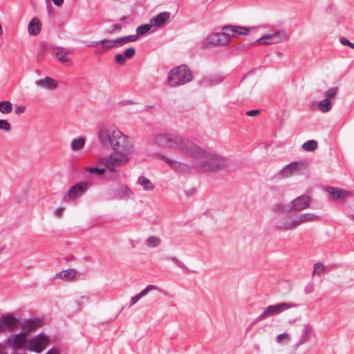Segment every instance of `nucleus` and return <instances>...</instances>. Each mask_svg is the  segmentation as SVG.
I'll return each mask as SVG.
<instances>
[{
    "instance_id": "obj_35",
    "label": "nucleus",
    "mask_w": 354,
    "mask_h": 354,
    "mask_svg": "<svg viewBox=\"0 0 354 354\" xmlns=\"http://www.w3.org/2000/svg\"><path fill=\"white\" fill-rule=\"evenodd\" d=\"M12 104L9 101L0 102V112L3 114H8L12 112Z\"/></svg>"
},
{
    "instance_id": "obj_43",
    "label": "nucleus",
    "mask_w": 354,
    "mask_h": 354,
    "mask_svg": "<svg viewBox=\"0 0 354 354\" xmlns=\"http://www.w3.org/2000/svg\"><path fill=\"white\" fill-rule=\"evenodd\" d=\"M115 39H116L118 48L123 46L129 44L127 37L126 36L121 37L117 38Z\"/></svg>"
},
{
    "instance_id": "obj_16",
    "label": "nucleus",
    "mask_w": 354,
    "mask_h": 354,
    "mask_svg": "<svg viewBox=\"0 0 354 354\" xmlns=\"http://www.w3.org/2000/svg\"><path fill=\"white\" fill-rule=\"evenodd\" d=\"M35 84L37 87L47 91H54L58 86L57 82L50 77L41 78L37 80Z\"/></svg>"
},
{
    "instance_id": "obj_27",
    "label": "nucleus",
    "mask_w": 354,
    "mask_h": 354,
    "mask_svg": "<svg viewBox=\"0 0 354 354\" xmlns=\"http://www.w3.org/2000/svg\"><path fill=\"white\" fill-rule=\"evenodd\" d=\"M167 138L168 133H156L152 138V143L158 147L167 148Z\"/></svg>"
},
{
    "instance_id": "obj_44",
    "label": "nucleus",
    "mask_w": 354,
    "mask_h": 354,
    "mask_svg": "<svg viewBox=\"0 0 354 354\" xmlns=\"http://www.w3.org/2000/svg\"><path fill=\"white\" fill-rule=\"evenodd\" d=\"M285 211L284 207L281 204H275L272 207V212L274 213L283 212Z\"/></svg>"
},
{
    "instance_id": "obj_41",
    "label": "nucleus",
    "mask_w": 354,
    "mask_h": 354,
    "mask_svg": "<svg viewBox=\"0 0 354 354\" xmlns=\"http://www.w3.org/2000/svg\"><path fill=\"white\" fill-rule=\"evenodd\" d=\"M136 53V50L133 48H128L124 50V56L126 59H131L132 58Z\"/></svg>"
},
{
    "instance_id": "obj_57",
    "label": "nucleus",
    "mask_w": 354,
    "mask_h": 354,
    "mask_svg": "<svg viewBox=\"0 0 354 354\" xmlns=\"http://www.w3.org/2000/svg\"><path fill=\"white\" fill-rule=\"evenodd\" d=\"M0 354H7V353H2V351H1V346H0Z\"/></svg>"
},
{
    "instance_id": "obj_30",
    "label": "nucleus",
    "mask_w": 354,
    "mask_h": 354,
    "mask_svg": "<svg viewBox=\"0 0 354 354\" xmlns=\"http://www.w3.org/2000/svg\"><path fill=\"white\" fill-rule=\"evenodd\" d=\"M136 32L140 39V37H142L148 34L154 32V30H152V26L150 24H145L138 26L136 28Z\"/></svg>"
},
{
    "instance_id": "obj_36",
    "label": "nucleus",
    "mask_w": 354,
    "mask_h": 354,
    "mask_svg": "<svg viewBox=\"0 0 354 354\" xmlns=\"http://www.w3.org/2000/svg\"><path fill=\"white\" fill-rule=\"evenodd\" d=\"M319 110L323 113L328 112L332 108L330 100L328 99L322 100L319 103Z\"/></svg>"
},
{
    "instance_id": "obj_22",
    "label": "nucleus",
    "mask_w": 354,
    "mask_h": 354,
    "mask_svg": "<svg viewBox=\"0 0 354 354\" xmlns=\"http://www.w3.org/2000/svg\"><path fill=\"white\" fill-rule=\"evenodd\" d=\"M41 324L39 319H24L21 324V328L24 332H30Z\"/></svg>"
},
{
    "instance_id": "obj_47",
    "label": "nucleus",
    "mask_w": 354,
    "mask_h": 354,
    "mask_svg": "<svg viewBox=\"0 0 354 354\" xmlns=\"http://www.w3.org/2000/svg\"><path fill=\"white\" fill-rule=\"evenodd\" d=\"M336 93H337V88H332L326 91V96L328 97H333L335 95Z\"/></svg>"
},
{
    "instance_id": "obj_31",
    "label": "nucleus",
    "mask_w": 354,
    "mask_h": 354,
    "mask_svg": "<svg viewBox=\"0 0 354 354\" xmlns=\"http://www.w3.org/2000/svg\"><path fill=\"white\" fill-rule=\"evenodd\" d=\"M71 53L70 50L65 49L64 48L59 47L55 49V56L62 62H68L69 61L67 55Z\"/></svg>"
},
{
    "instance_id": "obj_17",
    "label": "nucleus",
    "mask_w": 354,
    "mask_h": 354,
    "mask_svg": "<svg viewBox=\"0 0 354 354\" xmlns=\"http://www.w3.org/2000/svg\"><path fill=\"white\" fill-rule=\"evenodd\" d=\"M80 276V272L73 268L62 270L55 274V279L70 282L77 279Z\"/></svg>"
},
{
    "instance_id": "obj_33",
    "label": "nucleus",
    "mask_w": 354,
    "mask_h": 354,
    "mask_svg": "<svg viewBox=\"0 0 354 354\" xmlns=\"http://www.w3.org/2000/svg\"><path fill=\"white\" fill-rule=\"evenodd\" d=\"M296 167L295 164H289L283 168L281 171V175L284 178H287L295 171Z\"/></svg>"
},
{
    "instance_id": "obj_20",
    "label": "nucleus",
    "mask_w": 354,
    "mask_h": 354,
    "mask_svg": "<svg viewBox=\"0 0 354 354\" xmlns=\"http://www.w3.org/2000/svg\"><path fill=\"white\" fill-rule=\"evenodd\" d=\"M97 166L95 167H85L84 171L88 174L94 175L96 176H102L105 172L108 171V167L105 165L98 164V160L96 162Z\"/></svg>"
},
{
    "instance_id": "obj_46",
    "label": "nucleus",
    "mask_w": 354,
    "mask_h": 354,
    "mask_svg": "<svg viewBox=\"0 0 354 354\" xmlns=\"http://www.w3.org/2000/svg\"><path fill=\"white\" fill-rule=\"evenodd\" d=\"M229 28H230V25L229 26H223V27L221 28V30H223V32H226V33H227L229 35V41L230 43L232 39L233 38H234V34L233 33H232L230 31L227 30V29Z\"/></svg>"
},
{
    "instance_id": "obj_40",
    "label": "nucleus",
    "mask_w": 354,
    "mask_h": 354,
    "mask_svg": "<svg viewBox=\"0 0 354 354\" xmlns=\"http://www.w3.org/2000/svg\"><path fill=\"white\" fill-rule=\"evenodd\" d=\"M11 129L10 124L6 120H0V129L9 131Z\"/></svg>"
},
{
    "instance_id": "obj_21",
    "label": "nucleus",
    "mask_w": 354,
    "mask_h": 354,
    "mask_svg": "<svg viewBox=\"0 0 354 354\" xmlns=\"http://www.w3.org/2000/svg\"><path fill=\"white\" fill-rule=\"evenodd\" d=\"M313 327L310 324H304L301 328V336L298 344H302L308 342L310 337H315Z\"/></svg>"
},
{
    "instance_id": "obj_52",
    "label": "nucleus",
    "mask_w": 354,
    "mask_h": 354,
    "mask_svg": "<svg viewBox=\"0 0 354 354\" xmlns=\"http://www.w3.org/2000/svg\"><path fill=\"white\" fill-rule=\"evenodd\" d=\"M52 1L55 6L61 7L64 3V0H52Z\"/></svg>"
},
{
    "instance_id": "obj_2",
    "label": "nucleus",
    "mask_w": 354,
    "mask_h": 354,
    "mask_svg": "<svg viewBox=\"0 0 354 354\" xmlns=\"http://www.w3.org/2000/svg\"><path fill=\"white\" fill-rule=\"evenodd\" d=\"M200 149L203 152L201 156L190 157L195 161L193 167L186 162H181L162 153H156L154 156L162 161L171 169L182 174H188L192 171L193 168L201 173L216 172L225 169L229 166V162L225 157L218 153L207 152L201 147H200Z\"/></svg>"
},
{
    "instance_id": "obj_50",
    "label": "nucleus",
    "mask_w": 354,
    "mask_h": 354,
    "mask_svg": "<svg viewBox=\"0 0 354 354\" xmlns=\"http://www.w3.org/2000/svg\"><path fill=\"white\" fill-rule=\"evenodd\" d=\"M26 110L25 106H18L15 109V113L17 115L23 113Z\"/></svg>"
},
{
    "instance_id": "obj_28",
    "label": "nucleus",
    "mask_w": 354,
    "mask_h": 354,
    "mask_svg": "<svg viewBox=\"0 0 354 354\" xmlns=\"http://www.w3.org/2000/svg\"><path fill=\"white\" fill-rule=\"evenodd\" d=\"M157 287L154 285H148L141 292L131 298V306L136 304L141 298L146 296L150 291L156 290Z\"/></svg>"
},
{
    "instance_id": "obj_51",
    "label": "nucleus",
    "mask_w": 354,
    "mask_h": 354,
    "mask_svg": "<svg viewBox=\"0 0 354 354\" xmlns=\"http://www.w3.org/2000/svg\"><path fill=\"white\" fill-rule=\"evenodd\" d=\"M259 113V110H258V109L248 111L246 113L247 115L250 116V117H254V116L258 115Z\"/></svg>"
},
{
    "instance_id": "obj_42",
    "label": "nucleus",
    "mask_w": 354,
    "mask_h": 354,
    "mask_svg": "<svg viewBox=\"0 0 354 354\" xmlns=\"http://www.w3.org/2000/svg\"><path fill=\"white\" fill-rule=\"evenodd\" d=\"M115 61L120 65H123L126 62V58L123 54H116L115 55Z\"/></svg>"
},
{
    "instance_id": "obj_24",
    "label": "nucleus",
    "mask_w": 354,
    "mask_h": 354,
    "mask_svg": "<svg viewBox=\"0 0 354 354\" xmlns=\"http://www.w3.org/2000/svg\"><path fill=\"white\" fill-rule=\"evenodd\" d=\"M295 216L297 227L304 223L317 221L319 218V216L313 213L301 214Z\"/></svg>"
},
{
    "instance_id": "obj_25",
    "label": "nucleus",
    "mask_w": 354,
    "mask_h": 354,
    "mask_svg": "<svg viewBox=\"0 0 354 354\" xmlns=\"http://www.w3.org/2000/svg\"><path fill=\"white\" fill-rule=\"evenodd\" d=\"M86 139L85 136H81L74 138L70 142V149L72 151L82 150L86 145Z\"/></svg>"
},
{
    "instance_id": "obj_4",
    "label": "nucleus",
    "mask_w": 354,
    "mask_h": 354,
    "mask_svg": "<svg viewBox=\"0 0 354 354\" xmlns=\"http://www.w3.org/2000/svg\"><path fill=\"white\" fill-rule=\"evenodd\" d=\"M167 149H178L189 158L198 157L203 153L200 147L192 144L183 136L172 133H168Z\"/></svg>"
},
{
    "instance_id": "obj_54",
    "label": "nucleus",
    "mask_w": 354,
    "mask_h": 354,
    "mask_svg": "<svg viewBox=\"0 0 354 354\" xmlns=\"http://www.w3.org/2000/svg\"><path fill=\"white\" fill-rule=\"evenodd\" d=\"M46 354H59V351L55 348H52Z\"/></svg>"
},
{
    "instance_id": "obj_9",
    "label": "nucleus",
    "mask_w": 354,
    "mask_h": 354,
    "mask_svg": "<svg viewBox=\"0 0 354 354\" xmlns=\"http://www.w3.org/2000/svg\"><path fill=\"white\" fill-rule=\"evenodd\" d=\"M112 198L120 201H129L134 196V192L125 184H120L115 188L109 191Z\"/></svg>"
},
{
    "instance_id": "obj_5",
    "label": "nucleus",
    "mask_w": 354,
    "mask_h": 354,
    "mask_svg": "<svg viewBox=\"0 0 354 354\" xmlns=\"http://www.w3.org/2000/svg\"><path fill=\"white\" fill-rule=\"evenodd\" d=\"M297 305L292 302H281L274 305H269L264 308L258 316L257 320H264L268 317L278 315L286 310L297 308Z\"/></svg>"
},
{
    "instance_id": "obj_39",
    "label": "nucleus",
    "mask_w": 354,
    "mask_h": 354,
    "mask_svg": "<svg viewBox=\"0 0 354 354\" xmlns=\"http://www.w3.org/2000/svg\"><path fill=\"white\" fill-rule=\"evenodd\" d=\"M290 335L288 333L279 334L275 338L276 342L278 344L288 343L290 342Z\"/></svg>"
},
{
    "instance_id": "obj_55",
    "label": "nucleus",
    "mask_w": 354,
    "mask_h": 354,
    "mask_svg": "<svg viewBox=\"0 0 354 354\" xmlns=\"http://www.w3.org/2000/svg\"><path fill=\"white\" fill-rule=\"evenodd\" d=\"M2 34H3V30H2L1 24H0V35H1Z\"/></svg>"
},
{
    "instance_id": "obj_32",
    "label": "nucleus",
    "mask_w": 354,
    "mask_h": 354,
    "mask_svg": "<svg viewBox=\"0 0 354 354\" xmlns=\"http://www.w3.org/2000/svg\"><path fill=\"white\" fill-rule=\"evenodd\" d=\"M160 238L156 236H149L145 241L147 246L150 248H155L158 247L160 245Z\"/></svg>"
},
{
    "instance_id": "obj_48",
    "label": "nucleus",
    "mask_w": 354,
    "mask_h": 354,
    "mask_svg": "<svg viewBox=\"0 0 354 354\" xmlns=\"http://www.w3.org/2000/svg\"><path fill=\"white\" fill-rule=\"evenodd\" d=\"M126 37H127L129 43L136 42L139 39L138 36L136 35V33L135 35H131Z\"/></svg>"
},
{
    "instance_id": "obj_37",
    "label": "nucleus",
    "mask_w": 354,
    "mask_h": 354,
    "mask_svg": "<svg viewBox=\"0 0 354 354\" xmlns=\"http://www.w3.org/2000/svg\"><path fill=\"white\" fill-rule=\"evenodd\" d=\"M303 149L307 151H313L317 148V142L314 140H308L302 145Z\"/></svg>"
},
{
    "instance_id": "obj_1",
    "label": "nucleus",
    "mask_w": 354,
    "mask_h": 354,
    "mask_svg": "<svg viewBox=\"0 0 354 354\" xmlns=\"http://www.w3.org/2000/svg\"><path fill=\"white\" fill-rule=\"evenodd\" d=\"M99 144L104 148L110 147L112 152L106 157L98 158V164L108 167V171L117 173V167L127 165L135 151L133 140L117 127L102 124L97 129Z\"/></svg>"
},
{
    "instance_id": "obj_56",
    "label": "nucleus",
    "mask_w": 354,
    "mask_h": 354,
    "mask_svg": "<svg viewBox=\"0 0 354 354\" xmlns=\"http://www.w3.org/2000/svg\"><path fill=\"white\" fill-rule=\"evenodd\" d=\"M126 19H127V17H126L125 16H122V17H121V20H122V21H124V20H125Z\"/></svg>"
},
{
    "instance_id": "obj_23",
    "label": "nucleus",
    "mask_w": 354,
    "mask_h": 354,
    "mask_svg": "<svg viewBox=\"0 0 354 354\" xmlns=\"http://www.w3.org/2000/svg\"><path fill=\"white\" fill-rule=\"evenodd\" d=\"M252 29V28L230 25V28H227V30L230 31L232 33H233L234 37H239L240 36L248 35Z\"/></svg>"
},
{
    "instance_id": "obj_14",
    "label": "nucleus",
    "mask_w": 354,
    "mask_h": 354,
    "mask_svg": "<svg viewBox=\"0 0 354 354\" xmlns=\"http://www.w3.org/2000/svg\"><path fill=\"white\" fill-rule=\"evenodd\" d=\"M276 227L280 230H290L297 227L295 216H285L275 223Z\"/></svg>"
},
{
    "instance_id": "obj_11",
    "label": "nucleus",
    "mask_w": 354,
    "mask_h": 354,
    "mask_svg": "<svg viewBox=\"0 0 354 354\" xmlns=\"http://www.w3.org/2000/svg\"><path fill=\"white\" fill-rule=\"evenodd\" d=\"M311 198L307 195H301L292 201L288 205V211H302L310 207Z\"/></svg>"
},
{
    "instance_id": "obj_19",
    "label": "nucleus",
    "mask_w": 354,
    "mask_h": 354,
    "mask_svg": "<svg viewBox=\"0 0 354 354\" xmlns=\"http://www.w3.org/2000/svg\"><path fill=\"white\" fill-rule=\"evenodd\" d=\"M42 28L41 21L37 17H33L29 21L27 27L28 32L31 36L38 35Z\"/></svg>"
},
{
    "instance_id": "obj_8",
    "label": "nucleus",
    "mask_w": 354,
    "mask_h": 354,
    "mask_svg": "<svg viewBox=\"0 0 354 354\" xmlns=\"http://www.w3.org/2000/svg\"><path fill=\"white\" fill-rule=\"evenodd\" d=\"M91 184L88 182L81 181L71 186L63 196V200L66 202L73 201L84 194Z\"/></svg>"
},
{
    "instance_id": "obj_6",
    "label": "nucleus",
    "mask_w": 354,
    "mask_h": 354,
    "mask_svg": "<svg viewBox=\"0 0 354 354\" xmlns=\"http://www.w3.org/2000/svg\"><path fill=\"white\" fill-rule=\"evenodd\" d=\"M230 44L229 35L223 32H213L208 35L201 41L203 48H209L214 46H225Z\"/></svg>"
},
{
    "instance_id": "obj_3",
    "label": "nucleus",
    "mask_w": 354,
    "mask_h": 354,
    "mask_svg": "<svg viewBox=\"0 0 354 354\" xmlns=\"http://www.w3.org/2000/svg\"><path fill=\"white\" fill-rule=\"evenodd\" d=\"M193 80L194 74L191 68L186 64H180L174 66L168 72L165 82L169 87H179Z\"/></svg>"
},
{
    "instance_id": "obj_10",
    "label": "nucleus",
    "mask_w": 354,
    "mask_h": 354,
    "mask_svg": "<svg viewBox=\"0 0 354 354\" xmlns=\"http://www.w3.org/2000/svg\"><path fill=\"white\" fill-rule=\"evenodd\" d=\"M49 338L44 334H39L28 342L30 351L40 353L48 345Z\"/></svg>"
},
{
    "instance_id": "obj_49",
    "label": "nucleus",
    "mask_w": 354,
    "mask_h": 354,
    "mask_svg": "<svg viewBox=\"0 0 354 354\" xmlns=\"http://www.w3.org/2000/svg\"><path fill=\"white\" fill-rule=\"evenodd\" d=\"M340 41L342 45L349 46L351 48L354 49V43L349 41L348 39H341Z\"/></svg>"
},
{
    "instance_id": "obj_38",
    "label": "nucleus",
    "mask_w": 354,
    "mask_h": 354,
    "mask_svg": "<svg viewBox=\"0 0 354 354\" xmlns=\"http://www.w3.org/2000/svg\"><path fill=\"white\" fill-rule=\"evenodd\" d=\"M326 270V268L324 265L322 263H316L314 265V270L313 272V274L314 275H321Z\"/></svg>"
},
{
    "instance_id": "obj_13",
    "label": "nucleus",
    "mask_w": 354,
    "mask_h": 354,
    "mask_svg": "<svg viewBox=\"0 0 354 354\" xmlns=\"http://www.w3.org/2000/svg\"><path fill=\"white\" fill-rule=\"evenodd\" d=\"M19 319L13 315H6L0 317V333L5 330H13L18 327Z\"/></svg>"
},
{
    "instance_id": "obj_29",
    "label": "nucleus",
    "mask_w": 354,
    "mask_h": 354,
    "mask_svg": "<svg viewBox=\"0 0 354 354\" xmlns=\"http://www.w3.org/2000/svg\"><path fill=\"white\" fill-rule=\"evenodd\" d=\"M137 183L147 192L152 191L155 187L154 184L149 179L142 176L138 178Z\"/></svg>"
},
{
    "instance_id": "obj_45",
    "label": "nucleus",
    "mask_w": 354,
    "mask_h": 354,
    "mask_svg": "<svg viewBox=\"0 0 354 354\" xmlns=\"http://www.w3.org/2000/svg\"><path fill=\"white\" fill-rule=\"evenodd\" d=\"M64 207H58L55 209L54 214L57 217H61L63 213L64 212Z\"/></svg>"
},
{
    "instance_id": "obj_18",
    "label": "nucleus",
    "mask_w": 354,
    "mask_h": 354,
    "mask_svg": "<svg viewBox=\"0 0 354 354\" xmlns=\"http://www.w3.org/2000/svg\"><path fill=\"white\" fill-rule=\"evenodd\" d=\"M170 17V12H162L151 17L149 22L152 27L159 28L163 26L169 21Z\"/></svg>"
},
{
    "instance_id": "obj_34",
    "label": "nucleus",
    "mask_w": 354,
    "mask_h": 354,
    "mask_svg": "<svg viewBox=\"0 0 354 354\" xmlns=\"http://www.w3.org/2000/svg\"><path fill=\"white\" fill-rule=\"evenodd\" d=\"M74 302L77 307H84L90 302V297L88 295H80L75 299Z\"/></svg>"
},
{
    "instance_id": "obj_15",
    "label": "nucleus",
    "mask_w": 354,
    "mask_h": 354,
    "mask_svg": "<svg viewBox=\"0 0 354 354\" xmlns=\"http://www.w3.org/2000/svg\"><path fill=\"white\" fill-rule=\"evenodd\" d=\"M102 44V46L97 50V53H102L111 48H118L116 39H104L99 41H93L87 44L88 46H94Z\"/></svg>"
},
{
    "instance_id": "obj_53",
    "label": "nucleus",
    "mask_w": 354,
    "mask_h": 354,
    "mask_svg": "<svg viewBox=\"0 0 354 354\" xmlns=\"http://www.w3.org/2000/svg\"><path fill=\"white\" fill-rule=\"evenodd\" d=\"M122 28V26L120 24H115L113 26L112 31L120 30Z\"/></svg>"
},
{
    "instance_id": "obj_12",
    "label": "nucleus",
    "mask_w": 354,
    "mask_h": 354,
    "mask_svg": "<svg viewBox=\"0 0 354 354\" xmlns=\"http://www.w3.org/2000/svg\"><path fill=\"white\" fill-rule=\"evenodd\" d=\"M26 344L27 337L24 333L15 334L5 341V345L11 347L13 350L23 348Z\"/></svg>"
},
{
    "instance_id": "obj_26",
    "label": "nucleus",
    "mask_w": 354,
    "mask_h": 354,
    "mask_svg": "<svg viewBox=\"0 0 354 354\" xmlns=\"http://www.w3.org/2000/svg\"><path fill=\"white\" fill-rule=\"evenodd\" d=\"M326 192L330 194L332 198L335 200L343 199L351 195L350 192L344 189H336L331 187H327Z\"/></svg>"
},
{
    "instance_id": "obj_7",
    "label": "nucleus",
    "mask_w": 354,
    "mask_h": 354,
    "mask_svg": "<svg viewBox=\"0 0 354 354\" xmlns=\"http://www.w3.org/2000/svg\"><path fill=\"white\" fill-rule=\"evenodd\" d=\"M289 39V35L285 30L281 29L273 32L266 33L257 40L259 45H273Z\"/></svg>"
}]
</instances>
